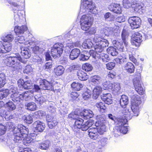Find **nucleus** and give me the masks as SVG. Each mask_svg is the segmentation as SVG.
Segmentation results:
<instances>
[{
	"mask_svg": "<svg viewBox=\"0 0 152 152\" xmlns=\"http://www.w3.org/2000/svg\"><path fill=\"white\" fill-rule=\"evenodd\" d=\"M17 88L13 86L11 87L10 90L4 89L0 91V99H2L7 97L10 92H12L13 94L11 96V99L14 102L18 103L23 100L26 101L29 100L31 99L33 92L32 91H28L19 94L17 92Z\"/></svg>",
	"mask_w": 152,
	"mask_h": 152,
	"instance_id": "f257e3e1",
	"label": "nucleus"
},
{
	"mask_svg": "<svg viewBox=\"0 0 152 152\" xmlns=\"http://www.w3.org/2000/svg\"><path fill=\"white\" fill-rule=\"evenodd\" d=\"M3 62L7 66L12 67L14 69L20 68V62L25 63L26 61L23 60L18 53H16L9 57H4L3 58Z\"/></svg>",
	"mask_w": 152,
	"mask_h": 152,
	"instance_id": "f03ea898",
	"label": "nucleus"
},
{
	"mask_svg": "<svg viewBox=\"0 0 152 152\" xmlns=\"http://www.w3.org/2000/svg\"><path fill=\"white\" fill-rule=\"evenodd\" d=\"M3 62L7 66L12 67L14 69L20 68V62L25 63L26 61L23 60L18 53H16L9 57H4L3 58Z\"/></svg>",
	"mask_w": 152,
	"mask_h": 152,
	"instance_id": "7ed1b4c3",
	"label": "nucleus"
},
{
	"mask_svg": "<svg viewBox=\"0 0 152 152\" xmlns=\"http://www.w3.org/2000/svg\"><path fill=\"white\" fill-rule=\"evenodd\" d=\"M7 128L9 129H13V140L14 142H17V140H20L22 137L23 135L20 134V133L23 132L24 133L23 136L26 135V133H27V129H26L25 126L22 124H19L17 126H15V125L13 123L9 122L7 124Z\"/></svg>",
	"mask_w": 152,
	"mask_h": 152,
	"instance_id": "20e7f679",
	"label": "nucleus"
},
{
	"mask_svg": "<svg viewBox=\"0 0 152 152\" xmlns=\"http://www.w3.org/2000/svg\"><path fill=\"white\" fill-rule=\"evenodd\" d=\"M97 121L95 123V125L98 127V128L91 127L88 129V134L90 132L96 133H99L100 134H103L106 131V127L104 124L105 122L104 118L102 115H97L96 117Z\"/></svg>",
	"mask_w": 152,
	"mask_h": 152,
	"instance_id": "39448f33",
	"label": "nucleus"
},
{
	"mask_svg": "<svg viewBox=\"0 0 152 152\" xmlns=\"http://www.w3.org/2000/svg\"><path fill=\"white\" fill-rule=\"evenodd\" d=\"M141 72L140 69L137 70L134 80V86L137 92L140 95H142L145 94V89L142 85L143 83L141 81Z\"/></svg>",
	"mask_w": 152,
	"mask_h": 152,
	"instance_id": "423d86ee",
	"label": "nucleus"
},
{
	"mask_svg": "<svg viewBox=\"0 0 152 152\" xmlns=\"http://www.w3.org/2000/svg\"><path fill=\"white\" fill-rule=\"evenodd\" d=\"M88 12L94 14L97 13V10L95 5L93 3L92 0H82L79 15Z\"/></svg>",
	"mask_w": 152,
	"mask_h": 152,
	"instance_id": "0eeeda50",
	"label": "nucleus"
},
{
	"mask_svg": "<svg viewBox=\"0 0 152 152\" xmlns=\"http://www.w3.org/2000/svg\"><path fill=\"white\" fill-rule=\"evenodd\" d=\"M14 38L12 34H8L2 37V40L4 42L9 43L4 44L2 42H0V53H6L11 50L12 45L10 43L13 40Z\"/></svg>",
	"mask_w": 152,
	"mask_h": 152,
	"instance_id": "6e6552de",
	"label": "nucleus"
},
{
	"mask_svg": "<svg viewBox=\"0 0 152 152\" xmlns=\"http://www.w3.org/2000/svg\"><path fill=\"white\" fill-rule=\"evenodd\" d=\"M93 40L96 44L94 46L95 50L98 53L102 52L104 48L108 46L109 45L107 40L97 36H95L93 39Z\"/></svg>",
	"mask_w": 152,
	"mask_h": 152,
	"instance_id": "1a4fd4ad",
	"label": "nucleus"
},
{
	"mask_svg": "<svg viewBox=\"0 0 152 152\" xmlns=\"http://www.w3.org/2000/svg\"><path fill=\"white\" fill-rule=\"evenodd\" d=\"M39 86L37 85H34L33 90L36 92H39L41 89L48 90L54 91L57 89L54 87V85L45 79H40L39 81Z\"/></svg>",
	"mask_w": 152,
	"mask_h": 152,
	"instance_id": "9d476101",
	"label": "nucleus"
},
{
	"mask_svg": "<svg viewBox=\"0 0 152 152\" xmlns=\"http://www.w3.org/2000/svg\"><path fill=\"white\" fill-rule=\"evenodd\" d=\"M117 124L119 126H116L114 129L115 134L119 135L121 133L126 134L128 131L127 126L126 124L127 120L125 118H118Z\"/></svg>",
	"mask_w": 152,
	"mask_h": 152,
	"instance_id": "9b49d317",
	"label": "nucleus"
},
{
	"mask_svg": "<svg viewBox=\"0 0 152 152\" xmlns=\"http://www.w3.org/2000/svg\"><path fill=\"white\" fill-rule=\"evenodd\" d=\"M93 20L92 17L88 15H83L80 20L81 29L85 31L88 30L92 24Z\"/></svg>",
	"mask_w": 152,
	"mask_h": 152,
	"instance_id": "f8f14e48",
	"label": "nucleus"
},
{
	"mask_svg": "<svg viewBox=\"0 0 152 152\" xmlns=\"http://www.w3.org/2000/svg\"><path fill=\"white\" fill-rule=\"evenodd\" d=\"M34 43L32 40H30L28 42V43L27 42L26 43L20 46V49L21 50V56L25 58H28L31 56V52L28 48L30 46L34 44Z\"/></svg>",
	"mask_w": 152,
	"mask_h": 152,
	"instance_id": "ddd939ff",
	"label": "nucleus"
},
{
	"mask_svg": "<svg viewBox=\"0 0 152 152\" xmlns=\"http://www.w3.org/2000/svg\"><path fill=\"white\" fill-rule=\"evenodd\" d=\"M63 46L62 44H55L51 49V53L52 56L54 58L60 56L62 53Z\"/></svg>",
	"mask_w": 152,
	"mask_h": 152,
	"instance_id": "4468645a",
	"label": "nucleus"
},
{
	"mask_svg": "<svg viewBox=\"0 0 152 152\" xmlns=\"http://www.w3.org/2000/svg\"><path fill=\"white\" fill-rule=\"evenodd\" d=\"M142 103L141 97L136 95L134 98V116H137L139 114V108Z\"/></svg>",
	"mask_w": 152,
	"mask_h": 152,
	"instance_id": "2eb2a0df",
	"label": "nucleus"
},
{
	"mask_svg": "<svg viewBox=\"0 0 152 152\" xmlns=\"http://www.w3.org/2000/svg\"><path fill=\"white\" fill-rule=\"evenodd\" d=\"M104 31L105 35L108 36L112 33H113L114 35H117L120 32V30L118 27L116 26L114 28L110 27H105Z\"/></svg>",
	"mask_w": 152,
	"mask_h": 152,
	"instance_id": "dca6fc26",
	"label": "nucleus"
},
{
	"mask_svg": "<svg viewBox=\"0 0 152 152\" xmlns=\"http://www.w3.org/2000/svg\"><path fill=\"white\" fill-rule=\"evenodd\" d=\"M72 114H70L69 115V117H71L72 118L75 120V128L80 129L83 122V120L80 118L78 117L77 116L79 115L76 114L75 112L73 116H72Z\"/></svg>",
	"mask_w": 152,
	"mask_h": 152,
	"instance_id": "f3484780",
	"label": "nucleus"
},
{
	"mask_svg": "<svg viewBox=\"0 0 152 152\" xmlns=\"http://www.w3.org/2000/svg\"><path fill=\"white\" fill-rule=\"evenodd\" d=\"M46 119L50 128L52 129L57 124L58 122L56 118L53 116L51 115H48L46 116Z\"/></svg>",
	"mask_w": 152,
	"mask_h": 152,
	"instance_id": "a211bd4d",
	"label": "nucleus"
},
{
	"mask_svg": "<svg viewBox=\"0 0 152 152\" xmlns=\"http://www.w3.org/2000/svg\"><path fill=\"white\" fill-rule=\"evenodd\" d=\"M142 36L138 32H135L134 36V46L137 48L138 47L142 41Z\"/></svg>",
	"mask_w": 152,
	"mask_h": 152,
	"instance_id": "6ab92c4d",
	"label": "nucleus"
},
{
	"mask_svg": "<svg viewBox=\"0 0 152 152\" xmlns=\"http://www.w3.org/2000/svg\"><path fill=\"white\" fill-rule=\"evenodd\" d=\"M27 129V133H26V136H23L24 132H22V133H20V134H22L23 135L22 137L21 138V139L20 140H17V142H15L17 143L18 142H20V141H22V139L23 138V142L25 145H27V144L31 143L33 140H34V137L31 138L27 134L28 133V129Z\"/></svg>",
	"mask_w": 152,
	"mask_h": 152,
	"instance_id": "aec40b11",
	"label": "nucleus"
},
{
	"mask_svg": "<svg viewBox=\"0 0 152 152\" xmlns=\"http://www.w3.org/2000/svg\"><path fill=\"white\" fill-rule=\"evenodd\" d=\"M81 116H83L85 119H88L93 117L94 114L92 111L89 109L84 110L79 114Z\"/></svg>",
	"mask_w": 152,
	"mask_h": 152,
	"instance_id": "412c9836",
	"label": "nucleus"
},
{
	"mask_svg": "<svg viewBox=\"0 0 152 152\" xmlns=\"http://www.w3.org/2000/svg\"><path fill=\"white\" fill-rule=\"evenodd\" d=\"M33 126L37 131L42 132L45 129V125L42 122L39 121H37L34 123Z\"/></svg>",
	"mask_w": 152,
	"mask_h": 152,
	"instance_id": "4be33fe9",
	"label": "nucleus"
},
{
	"mask_svg": "<svg viewBox=\"0 0 152 152\" xmlns=\"http://www.w3.org/2000/svg\"><path fill=\"white\" fill-rule=\"evenodd\" d=\"M109 10L116 13H121V9L120 5L118 4H112L108 7Z\"/></svg>",
	"mask_w": 152,
	"mask_h": 152,
	"instance_id": "5701e85b",
	"label": "nucleus"
},
{
	"mask_svg": "<svg viewBox=\"0 0 152 152\" xmlns=\"http://www.w3.org/2000/svg\"><path fill=\"white\" fill-rule=\"evenodd\" d=\"M80 53V50L79 49H73L71 50L69 54L70 59L72 60L76 59L79 55Z\"/></svg>",
	"mask_w": 152,
	"mask_h": 152,
	"instance_id": "b1692460",
	"label": "nucleus"
},
{
	"mask_svg": "<svg viewBox=\"0 0 152 152\" xmlns=\"http://www.w3.org/2000/svg\"><path fill=\"white\" fill-rule=\"evenodd\" d=\"M102 100L108 104H111L112 102V97L110 93L104 94L102 97Z\"/></svg>",
	"mask_w": 152,
	"mask_h": 152,
	"instance_id": "393cba45",
	"label": "nucleus"
},
{
	"mask_svg": "<svg viewBox=\"0 0 152 152\" xmlns=\"http://www.w3.org/2000/svg\"><path fill=\"white\" fill-rule=\"evenodd\" d=\"M27 30V28L25 25L21 26H16L14 28V31L17 35L23 34Z\"/></svg>",
	"mask_w": 152,
	"mask_h": 152,
	"instance_id": "a878e982",
	"label": "nucleus"
},
{
	"mask_svg": "<svg viewBox=\"0 0 152 152\" xmlns=\"http://www.w3.org/2000/svg\"><path fill=\"white\" fill-rule=\"evenodd\" d=\"M134 10L136 13L142 14L144 10V5L141 3L134 4Z\"/></svg>",
	"mask_w": 152,
	"mask_h": 152,
	"instance_id": "bb28decb",
	"label": "nucleus"
},
{
	"mask_svg": "<svg viewBox=\"0 0 152 152\" xmlns=\"http://www.w3.org/2000/svg\"><path fill=\"white\" fill-rule=\"evenodd\" d=\"M102 91V88L100 86H96L93 90V97L94 99H96Z\"/></svg>",
	"mask_w": 152,
	"mask_h": 152,
	"instance_id": "cd10ccee",
	"label": "nucleus"
},
{
	"mask_svg": "<svg viewBox=\"0 0 152 152\" xmlns=\"http://www.w3.org/2000/svg\"><path fill=\"white\" fill-rule=\"evenodd\" d=\"M91 81L94 84L98 85L102 83V79L98 75H95L91 77Z\"/></svg>",
	"mask_w": 152,
	"mask_h": 152,
	"instance_id": "c85d7f7f",
	"label": "nucleus"
},
{
	"mask_svg": "<svg viewBox=\"0 0 152 152\" xmlns=\"http://www.w3.org/2000/svg\"><path fill=\"white\" fill-rule=\"evenodd\" d=\"M35 102L39 104H41L45 101V98L41 94H39L35 95L34 97Z\"/></svg>",
	"mask_w": 152,
	"mask_h": 152,
	"instance_id": "c756f323",
	"label": "nucleus"
},
{
	"mask_svg": "<svg viewBox=\"0 0 152 152\" xmlns=\"http://www.w3.org/2000/svg\"><path fill=\"white\" fill-rule=\"evenodd\" d=\"M120 100V104L121 107L125 108V106L128 103V99L127 96L125 95H122Z\"/></svg>",
	"mask_w": 152,
	"mask_h": 152,
	"instance_id": "7c9ffc66",
	"label": "nucleus"
},
{
	"mask_svg": "<svg viewBox=\"0 0 152 152\" xmlns=\"http://www.w3.org/2000/svg\"><path fill=\"white\" fill-rule=\"evenodd\" d=\"M92 40L90 39H87L84 42L82 45V47L84 48H91L93 45V44L92 42Z\"/></svg>",
	"mask_w": 152,
	"mask_h": 152,
	"instance_id": "2f4dec72",
	"label": "nucleus"
},
{
	"mask_svg": "<svg viewBox=\"0 0 152 152\" xmlns=\"http://www.w3.org/2000/svg\"><path fill=\"white\" fill-rule=\"evenodd\" d=\"M141 24V21L138 17L134 16V28H137L140 27Z\"/></svg>",
	"mask_w": 152,
	"mask_h": 152,
	"instance_id": "473e14b6",
	"label": "nucleus"
},
{
	"mask_svg": "<svg viewBox=\"0 0 152 152\" xmlns=\"http://www.w3.org/2000/svg\"><path fill=\"white\" fill-rule=\"evenodd\" d=\"M91 122V120H88L84 124L82 125L80 129L83 131H86L89 129L92 125L93 124Z\"/></svg>",
	"mask_w": 152,
	"mask_h": 152,
	"instance_id": "72a5a7b5",
	"label": "nucleus"
},
{
	"mask_svg": "<svg viewBox=\"0 0 152 152\" xmlns=\"http://www.w3.org/2000/svg\"><path fill=\"white\" fill-rule=\"evenodd\" d=\"M103 85L104 90L110 91L113 89V83L110 81H105L103 83Z\"/></svg>",
	"mask_w": 152,
	"mask_h": 152,
	"instance_id": "f704fd0d",
	"label": "nucleus"
},
{
	"mask_svg": "<svg viewBox=\"0 0 152 152\" xmlns=\"http://www.w3.org/2000/svg\"><path fill=\"white\" fill-rule=\"evenodd\" d=\"M78 77L81 80H85L88 78L86 74L82 71H79L77 73Z\"/></svg>",
	"mask_w": 152,
	"mask_h": 152,
	"instance_id": "c9c22d12",
	"label": "nucleus"
},
{
	"mask_svg": "<svg viewBox=\"0 0 152 152\" xmlns=\"http://www.w3.org/2000/svg\"><path fill=\"white\" fill-rule=\"evenodd\" d=\"M25 106L27 109L31 111L35 110L37 107L36 104L33 102L26 104Z\"/></svg>",
	"mask_w": 152,
	"mask_h": 152,
	"instance_id": "e433bc0d",
	"label": "nucleus"
},
{
	"mask_svg": "<svg viewBox=\"0 0 152 152\" xmlns=\"http://www.w3.org/2000/svg\"><path fill=\"white\" fill-rule=\"evenodd\" d=\"M121 89L120 84L118 83H114L113 84V89L112 91L114 94L118 92Z\"/></svg>",
	"mask_w": 152,
	"mask_h": 152,
	"instance_id": "4c0bfd02",
	"label": "nucleus"
},
{
	"mask_svg": "<svg viewBox=\"0 0 152 152\" xmlns=\"http://www.w3.org/2000/svg\"><path fill=\"white\" fill-rule=\"evenodd\" d=\"M64 68L61 66H58L54 69L55 74L57 76H60L62 75L63 73Z\"/></svg>",
	"mask_w": 152,
	"mask_h": 152,
	"instance_id": "58836bf2",
	"label": "nucleus"
},
{
	"mask_svg": "<svg viewBox=\"0 0 152 152\" xmlns=\"http://www.w3.org/2000/svg\"><path fill=\"white\" fill-rule=\"evenodd\" d=\"M90 57L89 52H85L84 54L81 53L79 56L80 60L85 61L88 60Z\"/></svg>",
	"mask_w": 152,
	"mask_h": 152,
	"instance_id": "ea45409f",
	"label": "nucleus"
},
{
	"mask_svg": "<svg viewBox=\"0 0 152 152\" xmlns=\"http://www.w3.org/2000/svg\"><path fill=\"white\" fill-rule=\"evenodd\" d=\"M48 109L50 113H55L56 111V105L55 103L53 102H49Z\"/></svg>",
	"mask_w": 152,
	"mask_h": 152,
	"instance_id": "a19ab883",
	"label": "nucleus"
},
{
	"mask_svg": "<svg viewBox=\"0 0 152 152\" xmlns=\"http://www.w3.org/2000/svg\"><path fill=\"white\" fill-rule=\"evenodd\" d=\"M129 33L126 30L123 29L121 34V37L122 40L124 44L126 45V40L128 37Z\"/></svg>",
	"mask_w": 152,
	"mask_h": 152,
	"instance_id": "79ce46f5",
	"label": "nucleus"
},
{
	"mask_svg": "<svg viewBox=\"0 0 152 152\" xmlns=\"http://www.w3.org/2000/svg\"><path fill=\"white\" fill-rule=\"evenodd\" d=\"M15 42H18L19 43L21 44V45H22L23 44H24L26 43V42H27V43H28V42L30 40H29L28 41L25 42V40L24 39V37L23 36H18L16 37L15 39Z\"/></svg>",
	"mask_w": 152,
	"mask_h": 152,
	"instance_id": "37998d69",
	"label": "nucleus"
},
{
	"mask_svg": "<svg viewBox=\"0 0 152 152\" xmlns=\"http://www.w3.org/2000/svg\"><path fill=\"white\" fill-rule=\"evenodd\" d=\"M96 106L98 108V110L102 113L104 112L105 110L106 109V107L104 104L102 102L97 103Z\"/></svg>",
	"mask_w": 152,
	"mask_h": 152,
	"instance_id": "c03bdc74",
	"label": "nucleus"
},
{
	"mask_svg": "<svg viewBox=\"0 0 152 152\" xmlns=\"http://www.w3.org/2000/svg\"><path fill=\"white\" fill-rule=\"evenodd\" d=\"M99 58L101 60H102L103 62L106 63L109 60V58L107 54H105L103 53H100L99 55Z\"/></svg>",
	"mask_w": 152,
	"mask_h": 152,
	"instance_id": "a18cd8bd",
	"label": "nucleus"
},
{
	"mask_svg": "<svg viewBox=\"0 0 152 152\" xmlns=\"http://www.w3.org/2000/svg\"><path fill=\"white\" fill-rule=\"evenodd\" d=\"M74 47H79L81 48H82L81 44L79 41L77 42L74 43H68L67 44L66 47V48H74Z\"/></svg>",
	"mask_w": 152,
	"mask_h": 152,
	"instance_id": "49530a36",
	"label": "nucleus"
},
{
	"mask_svg": "<svg viewBox=\"0 0 152 152\" xmlns=\"http://www.w3.org/2000/svg\"><path fill=\"white\" fill-rule=\"evenodd\" d=\"M71 86L73 88L77 91L80 90V88L83 87L82 84L76 82L73 83L71 85Z\"/></svg>",
	"mask_w": 152,
	"mask_h": 152,
	"instance_id": "de8ad7c7",
	"label": "nucleus"
},
{
	"mask_svg": "<svg viewBox=\"0 0 152 152\" xmlns=\"http://www.w3.org/2000/svg\"><path fill=\"white\" fill-rule=\"evenodd\" d=\"M125 69L128 72L132 73L133 72V64L130 62H128L125 66Z\"/></svg>",
	"mask_w": 152,
	"mask_h": 152,
	"instance_id": "09e8293b",
	"label": "nucleus"
},
{
	"mask_svg": "<svg viewBox=\"0 0 152 152\" xmlns=\"http://www.w3.org/2000/svg\"><path fill=\"white\" fill-rule=\"evenodd\" d=\"M6 83V77L4 74H0V88L3 87Z\"/></svg>",
	"mask_w": 152,
	"mask_h": 152,
	"instance_id": "8fccbe9b",
	"label": "nucleus"
},
{
	"mask_svg": "<svg viewBox=\"0 0 152 152\" xmlns=\"http://www.w3.org/2000/svg\"><path fill=\"white\" fill-rule=\"evenodd\" d=\"M91 91L87 89L86 91L82 94L84 100H87L91 97Z\"/></svg>",
	"mask_w": 152,
	"mask_h": 152,
	"instance_id": "3c124183",
	"label": "nucleus"
},
{
	"mask_svg": "<svg viewBox=\"0 0 152 152\" xmlns=\"http://www.w3.org/2000/svg\"><path fill=\"white\" fill-rule=\"evenodd\" d=\"M82 69L86 72H89L92 70L93 69V67L91 64L86 63L83 65Z\"/></svg>",
	"mask_w": 152,
	"mask_h": 152,
	"instance_id": "603ef678",
	"label": "nucleus"
},
{
	"mask_svg": "<svg viewBox=\"0 0 152 152\" xmlns=\"http://www.w3.org/2000/svg\"><path fill=\"white\" fill-rule=\"evenodd\" d=\"M50 143L49 141H46L44 143L40 144L39 148L43 150H47L49 147Z\"/></svg>",
	"mask_w": 152,
	"mask_h": 152,
	"instance_id": "864d4df0",
	"label": "nucleus"
},
{
	"mask_svg": "<svg viewBox=\"0 0 152 152\" xmlns=\"http://www.w3.org/2000/svg\"><path fill=\"white\" fill-rule=\"evenodd\" d=\"M107 50L109 54L113 56H116L118 54V52L116 49L113 47L109 48Z\"/></svg>",
	"mask_w": 152,
	"mask_h": 152,
	"instance_id": "5fc2aeb1",
	"label": "nucleus"
},
{
	"mask_svg": "<svg viewBox=\"0 0 152 152\" xmlns=\"http://www.w3.org/2000/svg\"><path fill=\"white\" fill-rule=\"evenodd\" d=\"M33 83L30 80L25 81L23 87L25 89H29L32 88Z\"/></svg>",
	"mask_w": 152,
	"mask_h": 152,
	"instance_id": "6e6d98bb",
	"label": "nucleus"
},
{
	"mask_svg": "<svg viewBox=\"0 0 152 152\" xmlns=\"http://www.w3.org/2000/svg\"><path fill=\"white\" fill-rule=\"evenodd\" d=\"M14 12L15 13L14 18L15 20L17 22H20L21 20H22L23 18V15L21 14L19 15L18 13H16L15 12Z\"/></svg>",
	"mask_w": 152,
	"mask_h": 152,
	"instance_id": "4d7b16f0",
	"label": "nucleus"
},
{
	"mask_svg": "<svg viewBox=\"0 0 152 152\" xmlns=\"http://www.w3.org/2000/svg\"><path fill=\"white\" fill-rule=\"evenodd\" d=\"M7 108L10 110H14L16 108L15 105L12 102L10 101L6 104Z\"/></svg>",
	"mask_w": 152,
	"mask_h": 152,
	"instance_id": "13d9d810",
	"label": "nucleus"
},
{
	"mask_svg": "<svg viewBox=\"0 0 152 152\" xmlns=\"http://www.w3.org/2000/svg\"><path fill=\"white\" fill-rule=\"evenodd\" d=\"M115 61L117 63L121 64L126 61V58L125 56L119 57L118 58H115Z\"/></svg>",
	"mask_w": 152,
	"mask_h": 152,
	"instance_id": "bf43d9fd",
	"label": "nucleus"
},
{
	"mask_svg": "<svg viewBox=\"0 0 152 152\" xmlns=\"http://www.w3.org/2000/svg\"><path fill=\"white\" fill-rule=\"evenodd\" d=\"M89 53V54H90V56H92L93 58L95 59L99 58V54L97 53V52H96L95 50L94 51L93 50H91Z\"/></svg>",
	"mask_w": 152,
	"mask_h": 152,
	"instance_id": "052dcab7",
	"label": "nucleus"
},
{
	"mask_svg": "<svg viewBox=\"0 0 152 152\" xmlns=\"http://www.w3.org/2000/svg\"><path fill=\"white\" fill-rule=\"evenodd\" d=\"M104 18L108 20H112L114 18V16L109 12L106 13L104 15Z\"/></svg>",
	"mask_w": 152,
	"mask_h": 152,
	"instance_id": "680f3d73",
	"label": "nucleus"
},
{
	"mask_svg": "<svg viewBox=\"0 0 152 152\" xmlns=\"http://www.w3.org/2000/svg\"><path fill=\"white\" fill-rule=\"evenodd\" d=\"M99 133L96 132V133H92L90 132V134H88L89 137L91 139L93 140H96L99 137Z\"/></svg>",
	"mask_w": 152,
	"mask_h": 152,
	"instance_id": "e2e57ef3",
	"label": "nucleus"
},
{
	"mask_svg": "<svg viewBox=\"0 0 152 152\" xmlns=\"http://www.w3.org/2000/svg\"><path fill=\"white\" fill-rule=\"evenodd\" d=\"M24 121L28 124H31L33 118L31 115H28L27 116H25L23 117Z\"/></svg>",
	"mask_w": 152,
	"mask_h": 152,
	"instance_id": "0e129e2a",
	"label": "nucleus"
},
{
	"mask_svg": "<svg viewBox=\"0 0 152 152\" xmlns=\"http://www.w3.org/2000/svg\"><path fill=\"white\" fill-rule=\"evenodd\" d=\"M132 0H123V6L125 8H128L131 6Z\"/></svg>",
	"mask_w": 152,
	"mask_h": 152,
	"instance_id": "69168bd1",
	"label": "nucleus"
},
{
	"mask_svg": "<svg viewBox=\"0 0 152 152\" xmlns=\"http://www.w3.org/2000/svg\"><path fill=\"white\" fill-rule=\"evenodd\" d=\"M7 130V126L0 124V135L4 134Z\"/></svg>",
	"mask_w": 152,
	"mask_h": 152,
	"instance_id": "338daca9",
	"label": "nucleus"
},
{
	"mask_svg": "<svg viewBox=\"0 0 152 152\" xmlns=\"http://www.w3.org/2000/svg\"><path fill=\"white\" fill-rule=\"evenodd\" d=\"M32 71V69L31 66L29 65H27L25 68L23 70V72L24 73L28 74L31 73Z\"/></svg>",
	"mask_w": 152,
	"mask_h": 152,
	"instance_id": "774afa93",
	"label": "nucleus"
}]
</instances>
